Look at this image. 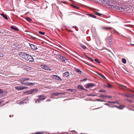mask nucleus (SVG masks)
<instances>
[{
	"label": "nucleus",
	"instance_id": "09e8293b",
	"mask_svg": "<svg viewBox=\"0 0 134 134\" xmlns=\"http://www.w3.org/2000/svg\"><path fill=\"white\" fill-rule=\"evenodd\" d=\"M26 85H28V86L29 85V83H26Z\"/></svg>",
	"mask_w": 134,
	"mask_h": 134
},
{
	"label": "nucleus",
	"instance_id": "ddd939ff",
	"mask_svg": "<svg viewBox=\"0 0 134 134\" xmlns=\"http://www.w3.org/2000/svg\"><path fill=\"white\" fill-rule=\"evenodd\" d=\"M70 74L68 72H65L63 74V76L64 77H68L69 76Z\"/></svg>",
	"mask_w": 134,
	"mask_h": 134
},
{
	"label": "nucleus",
	"instance_id": "603ef678",
	"mask_svg": "<svg viewBox=\"0 0 134 134\" xmlns=\"http://www.w3.org/2000/svg\"><path fill=\"white\" fill-rule=\"evenodd\" d=\"M72 132H75V131L74 130V131H72Z\"/></svg>",
	"mask_w": 134,
	"mask_h": 134
},
{
	"label": "nucleus",
	"instance_id": "6e6552de",
	"mask_svg": "<svg viewBox=\"0 0 134 134\" xmlns=\"http://www.w3.org/2000/svg\"><path fill=\"white\" fill-rule=\"evenodd\" d=\"M105 40L109 44H111V43L112 40L110 37L107 38Z\"/></svg>",
	"mask_w": 134,
	"mask_h": 134
},
{
	"label": "nucleus",
	"instance_id": "cd10ccee",
	"mask_svg": "<svg viewBox=\"0 0 134 134\" xmlns=\"http://www.w3.org/2000/svg\"><path fill=\"white\" fill-rule=\"evenodd\" d=\"M81 46L84 49H86V47L85 46L83 45V44H81Z\"/></svg>",
	"mask_w": 134,
	"mask_h": 134
},
{
	"label": "nucleus",
	"instance_id": "37998d69",
	"mask_svg": "<svg viewBox=\"0 0 134 134\" xmlns=\"http://www.w3.org/2000/svg\"><path fill=\"white\" fill-rule=\"evenodd\" d=\"M43 96V95H39L38 96V97L40 98H41Z\"/></svg>",
	"mask_w": 134,
	"mask_h": 134
},
{
	"label": "nucleus",
	"instance_id": "9d476101",
	"mask_svg": "<svg viewBox=\"0 0 134 134\" xmlns=\"http://www.w3.org/2000/svg\"><path fill=\"white\" fill-rule=\"evenodd\" d=\"M28 98H27L26 99H24L22 101H21L19 102L18 103L19 104H22L26 103L28 102Z\"/></svg>",
	"mask_w": 134,
	"mask_h": 134
},
{
	"label": "nucleus",
	"instance_id": "69168bd1",
	"mask_svg": "<svg viewBox=\"0 0 134 134\" xmlns=\"http://www.w3.org/2000/svg\"><path fill=\"white\" fill-rule=\"evenodd\" d=\"M86 90V91H87V90Z\"/></svg>",
	"mask_w": 134,
	"mask_h": 134
},
{
	"label": "nucleus",
	"instance_id": "a19ab883",
	"mask_svg": "<svg viewBox=\"0 0 134 134\" xmlns=\"http://www.w3.org/2000/svg\"><path fill=\"white\" fill-rule=\"evenodd\" d=\"M88 59L92 62L93 61V59L90 57H88Z\"/></svg>",
	"mask_w": 134,
	"mask_h": 134
},
{
	"label": "nucleus",
	"instance_id": "3c124183",
	"mask_svg": "<svg viewBox=\"0 0 134 134\" xmlns=\"http://www.w3.org/2000/svg\"><path fill=\"white\" fill-rule=\"evenodd\" d=\"M105 104L107 105H108L109 106H110L109 105V104Z\"/></svg>",
	"mask_w": 134,
	"mask_h": 134
},
{
	"label": "nucleus",
	"instance_id": "5701e85b",
	"mask_svg": "<svg viewBox=\"0 0 134 134\" xmlns=\"http://www.w3.org/2000/svg\"><path fill=\"white\" fill-rule=\"evenodd\" d=\"M16 89L18 90H22V87L21 86H16L15 87Z\"/></svg>",
	"mask_w": 134,
	"mask_h": 134
},
{
	"label": "nucleus",
	"instance_id": "c9c22d12",
	"mask_svg": "<svg viewBox=\"0 0 134 134\" xmlns=\"http://www.w3.org/2000/svg\"><path fill=\"white\" fill-rule=\"evenodd\" d=\"M4 56V55L1 52H0V57H3Z\"/></svg>",
	"mask_w": 134,
	"mask_h": 134
},
{
	"label": "nucleus",
	"instance_id": "f3484780",
	"mask_svg": "<svg viewBox=\"0 0 134 134\" xmlns=\"http://www.w3.org/2000/svg\"><path fill=\"white\" fill-rule=\"evenodd\" d=\"M20 83L21 84L25 85V83L24 82H25L24 79V78H22L20 80Z\"/></svg>",
	"mask_w": 134,
	"mask_h": 134
},
{
	"label": "nucleus",
	"instance_id": "6e6d98bb",
	"mask_svg": "<svg viewBox=\"0 0 134 134\" xmlns=\"http://www.w3.org/2000/svg\"><path fill=\"white\" fill-rule=\"evenodd\" d=\"M87 80V79H83V80H84L85 81V80Z\"/></svg>",
	"mask_w": 134,
	"mask_h": 134
},
{
	"label": "nucleus",
	"instance_id": "7ed1b4c3",
	"mask_svg": "<svg viewBox=\"0 0 134 134\" xmlns=\"http://www.w3.org/2000/svg\"><path fill=\"white\" fill-rule=\"evenodd\" d=\"M26 60L29 62H33L34 61V59L29 54Z\"/></svg>",
	"mask_w": 134,
	"mask_h": 134
},
{
	"label": "nucleus",
	"instance_id": "a211bd4d",
	"mask_svg": "<svg viewBox=\"0 0 134 134\" xmlns=\"http://www.w3.org/2000/svg\"><path fill=\"white\" fill-rule=\"evenodd\" d=\"M118 85H119L120 86V88L122 89L125 90L126 88V87L122 85H120V84H118Z\"/></svg>",
	"mask_w": 134,
	"mask_h": 134
},
{
	"label": "nucleus",
	"instance_id": "72a5a7b5",
	"mask_svg": "<svg viewBox=\"0 0 134 134\" xmlns=\"http://www.w3.org/2000/svg\"><path fill=\"white\" fill-rule=\"evenodd\" d=\"M43 132H38L36 133L35 134H43Z\"/></svg>",
	"mask_w": 134,
	"mask_h": 134
},
{
	"label": "nucleus",
	"instance_id": "7c9ffc66",
	"mask_svg": "<svg viewBox=\"0 0 134 134\" xmlns=\"http://www.w3.org/2000/svg\"><path fill=\"white\" fill-rule=\"evenodd\" d=\"M3 93V92L2 90H0V97L2 96V93Z\"/></svg>",
	"mask_w": 134,
	"mask_h": 134
},
{
	"label": "nucleus",
	"instance_id": "c756f323",
	"mask_svg": "<svg viewBox=\"0 0 134 134\" xmlns=\"http://www.w3.org/2000/svg\"><path fill=\"white\" fill-rule=\"evenodd\" d=\"M76 71L77 72H79L80 74H81V73H82V72L81 71L78 69H76Z\"/></svg>",
	"mask_w": 134,
	"mask_h": 134
},
{
	"label": "nucleus",
	"instance_id": "4be33fe9",
	"mask_svg": "<svg viewBox=\"0 0 134 134\" xmlns=\"http://www.w3.org/2000/svg\"><path fill=\"white\" fill-rule=\"evenodd\" d=\"M96 73L97 74H98L99 76H100V77H101L103 79H105V77L103 75H102V74H100V73Z\"/></svg>",
	"mask_w": 134,
	"mask_h": 134
},
{
	"label": "nucleus",
	"instance_id": "9b49d317",
	"mask_svg": "<svg viewBox=\"0 0 134 134\" xmlns=\"http://www.w3.org/2000/svg\"><path fill=\"white\" fill-rule=\"evenodd\" d=\"M30 46H31V48L33 49L37 50L38 49L37 47L33 44H30Z\"/></svg>",
	"mask_w": 134,
	"mask_h": 134
},
{
	"label": "nucleus",
	"instance_id": "49530a36",
	"mask_svg": "<svg viewBox=\"0 0 134 134\" xmlns=\"http://www.w3.org/2000/svg\"><path fill=\"white\" fill-rule=\"evenodd\" d=\"M51 101V100H50V99H48L47 100H46L47 101Z\"/></svg>",
	"mask_w": 134,
	"mask_h": 134
},
{
	"label": "nucleus",
	"instance_id": "052dcab7",
	"mask_svg": "<svg viewBox=\"0 0 134 134\" xmlns=\"http://www.w3.org/2000/svg\"><path fill=\"white\" fill-rule=\"evenodd\" d=\"M96 96V95H92V96Z\"/></svg>",
	"mask_w": 134,
	"mask_h": 134
},
{
	"label": "nucleus",
	"instance_id": "0eeeda50",
	"mask_svg": "<svg viewBox=\"0 0 134 134\" xmlns=\"http://www.w3.org/2000/svg\"><path fill=\"white\" fill-rule=\"evenodd\" d=\"M52 78L57 80H62L58 76L56 75H53L52 77Z\"/></svg>",
	"mask_w": 134,
	"mask_h": 134
},
{
	"label": "nucleus",
	"instance_id": "864d4df0",
	"mask_svg": "<svg viewBox=\"0 0 134 134\" xmlns=\"http://www.w3.org/2000/svg\"><path fill=\"white\" fill-rule=\"evenodd\" d=\"M114 75H115V77H116V74L115 73H114Z\"/></svg>",
	"mask_w": 134,
	"mask_h": 134
},
{
	"label": "nucleus",
	"instance_id": "338daca9",
	"mask_svg": "<svg viewBox=\"0 0 134 134\" xmlns=\"http://www.w3.org/2000/svg\"><path fill=\"white\" fill-rule=\"evenodd\" d=\"M133 45H134V44H133Z\"/></svg>",
	"mask_w": 134,
	"mask_h": 134
},
{
	"label": "nucleus",
	"instance_id": "423d86ee",
	"mask_svg": "<svg viewBox=\"0 0 134 134\" xmlns=\"http://www.w3.org/2000/svg\"><path fill=\"white\" fill-rule=\"evenodd\" d=\"M94 85L92 83H89L86 85V88H91V87L94 86Z\"/></svg>",
	"mask_w": 134,
	"mask_h": 134
},
{
	"label": "nucleus",
	"instance_id": "bf43d9fd",
	"mask_svg": "<svg viewBox=\"0 0 134 134\" xmlns=\"http://www.w3.org/2000/svg\"><path fill=\"white\" fill-rule=\"evenodd\" d=\"M108 97L109 98H111V96H108Z\"/></svg>",
	"mask_w": 134,
	"mask_h": 134
},
{
	"label": "nucleus",
	"instance_id": "c85d7f7f",
	"mask_svg": "<svg viewBox=\"0 0 134 134\" xmlns=\"http://www.w3.org/2000/svg\"><path fill=\"white\" fill-rule=\"evenodd\" d=\"M94 60L98 64H99L100 63L99 61L97 59H95Z\"/></svg>",
	"mask_w": 134,
	"mask_h": 134
},
{
	"label": "nucleus",
	"instance_id": "473e14b6",
	"mask_svg": "<svg viewBox=\"0 0 134 134\" xmlns=\"http://www.w3.org/2000/svg\"><path fill=\"white\" fill-rule=\"evenodd\" d=\"M29 85L30 86H34L35 85V84L32 83H29Z\"/></svg>",
	"mask_w": 134,
	"mask_h": 134
},
{
	"label": "nucleus",
	"instance_id": "dca6fc26",
	"mask_svg": "<svg viewBox=\"0 0 134 134\" xmlns=\"http://www.w3.org/2000/svg\"><path fill=\"white\" fill-rule=\"evenodd\" d=\"M124 96L128 97H134V94H130L129 95L125 94Z\"/></svg>",
	"mask_w": 134,
	"mask_h": 134
},
{
	"label": "nucleus",
	"instance_id": "a18cd8bd",
	"mask_svg": "<svg viewBox=\"0 0 134 134\" xmlns=\"http://www.w3.org/2000/svg\"><path fill=\"white\" fill-rule=\"evenodd\" d=\"M72 6L74 7L75 8H77V7L76 6H75V5H73Z\"/></svg>",
	"mask_w": 134,
	"mask_h": 134
},
{
	"label": "nucleus",
	"instance_id": "ea45409f",
	"mask_svg": "<svg viewBox=\"0 0 134 134\" xmlns=\"http://www.w3.org/2000/svg\"><path fill=\"white\" fill-rule=\"evenodd\" d=\"M24 79L25 81H27L30 80V79L29 78H24Z\"/></svg>",
	"mask_w": 134,
	"mask_h": 134
},
{
	"label": "nucleus",
	"instance_id": "4d7b16f0",
	"mask_svg": "<svg viewBox=\"0 0 134 134\" xmlns=\"http://www.w3.org/2000/svg\"><path fill=\"white\" fill-rule=\"evenodd\" d=\"M101 91V92H105V91Z\"/></svg>",
	"mask_w": 134,
	"mask_h": 134
},
{
	"label": "nucleus",
	"instance_id": "20e7f679",
	"mask_svg": "<svg viewBox=\"0 0 134 134\" xmlns=\"http://www.w3.org/2000/svg\"><path fill=\"white\" fill-rule=\"evenodd\" d=\"M41 67L42 68L46 70H49V71H51L52 70L51 69H50L49 68V67L46 65H41Z\"/></svg>",
	"mask_w": 134,
	"mask_h": 134
},
{
	"label": "nucleus",
	"instance_id": "aec40b11",
	"mask_svg": "<svg viewBox=\"0 0 134 134\" xmlns=\"http://www.w3.org/2000/svg\"><path fill=\"white\" fill-rule=\"evenodd\" d=\"M78 88L80 90H85V89L82 86L80 85H79L78 86Z\"/></svg>",
	"mask_w": 134,
	"mask_h": 134
},
{
	"label": "nucleus",
	"instance_id": "4c0bfd02",
	"mask_svg": "<svg viewBox=\"0 0 134 134\" xmlns=\"http://www.w3.org/2000/svg\"><path fill=\"white\" fill-rule=\"evenodd\" d=\"M120 9L121 10L120 11V12L122 10H123L122 8L121 7L118 8V10H120Z\"/></svg>",
	"mask_w": 134,
	"mask_h": 134
},
{
	"label": "nucleus",
	"instance_id": "5fc2aeb1",
	"mask_svg": "<svg viewBox=\"0 0 134 134\" xmlns=\"http://www.w3.org/2000/svg\"><path fill=\"white\" fill-rule=\"evenodd\" d=\"M117 107H117L116 106H115V105H114V106H112V107Z\"/></svg>",
	"mask_w": 134,
	"mask_h": 134
},
{
	"label": "nucleus",
	"instance_id": "bb28decb",
	"mask_svg": "<svg viewBox=\"0 0 134 134\" xmlns=\"http://www.w3.org/2000/svg\"><path fill=\"white\" fill-rule=\"evenodd\" d=\"M26 20L27 21L29 22H30L32 20L29 17L27 18H26Z\"/></svg>",
	"mask_w": 134,
	"mask_h": 134
},
{
	"label": "nucleus",
	"instance_id": "2eb2a0df",
	"mask_svg": "<svg viewBox=\"0 0 134 134\" xmlns=\"http://www.w3.org/2000/svg\"><path fill=\"white\" fill-rule=\"evenodd\" d=\"M46 98H43L42 99H40L39 98L38 99H37L35 101V102L36 103H39L41 101L43 100L44 99Z\"/></svg>",
	"mask_w": 134,
	"mask_h": 134
},
{
	"label": "nucleus",
	"instance_id": "0e129e2a",
	"mask_svg": "<svg viewBox=\"0 0 134 134\" xmlns=\"http://www.w3.org/2000/svg\"><path fill=\"white\" fill-rule=\"evenodd\" d=\"M33 38H34V39H35V38H36L35 37H33Z\"/></svg>",
	"mask_w": 134,
	"mask_h": 134
},
{
	"label": "nucleus",
	"instance_id": "e2e57ef3",
	"mask_svg": "<svg viewBox=\"0 0 134 134\" xmlns=\"http://www.w3.org/2000/svg\"><path fill=\"white\" fill-rule=\"evenodd\" d=\"M86 57L88 58V57H88L87 56H86Z\"/></svg>",
	"mask_w": 134,
	"mask_h": 134
},
{
	"label": "nucleus",
	"instance_id": "393cba45",
	"mask_svg": "<svg viewBox=\"0 0 134 134\" xmlns=\"http://www.w3.org/2000/svg\"><path fill=\"white\" fill-rule=\"evenodd\" d=\"M124 107V106L123 105H120L119 107H118V108L120 109H122Z\"/></svg>",
	"mask_w": 134,
	"mask_h": 134
},
{
	"label": "nucleus",
	"instance_id": "a878e982",
	"mask_svg": "<svg viewBox=\"0 0 134 134\" xmlns=\"http://www.w3.org/2000/svg\"><path fill=\"white\" fill-rule=\"evenodd\" d=\"M88 15L90 17H92L93 18H95L96 16L95 15H94L92 14H88Z\"/></svg>",
	"mask_w": 134,
	"mask_h": 134
},
{
	"label": "nucleus",
	"instance_id": "b1692460",
	"mask_svg": "<svg viewBox=\"0 0 134 134\" xmlns=\"http://www.w3.org/2000/svg\"><path fill=\"white\" fill-rule=\"evenodd\" d=\"M122 62L124 64H126V60L125 58H122Z\"/></svg>",
	"mask_w": 134,
	"mask_h": 134
},
{
	"label": "nucleus",
	"instance_id": "39448f33",
	"mask_svg": "<svg viewBox=\"0 0 134 134\" xmlns=\"http://www.w3.org/2000/svg\"><path fill=\"white\" fill-rule=\"evenodd\" d=\"M95 1L98 3H107V0H94Z\"/></svg>",
	"mask_w": 134,
	"mask_h": 134
},
{
	"label": "nucleus",
	"instance_id": "680f3d73",
	"mask_svg": "<svg viewBox=\"0 0 134 134\" xmlns=\"http://www.w3.org/2000/svg\"><path fill=\"white\" fill-rule=\"evenodd\" d=\"M92 94H90V95H89V96H92Z\"/></svg>",
	"mask_w": 134,
	"mask_h": 134
},
{
	"label": "nucleus",
	"instance_id": "412c9836",
	"mask_svg": "<svg viewBox=\"0 0 134 134\" xmlns=\"http://www.w3.org/2000/svg\"><path fill=\"white\" fill-rule=\"evenodd\" d=\"M1 15L5 19H7L8 18L6 15L4 14H1Z\"/></svg>",
	"mask_w": 134,
	"mask_h": 134
},
{
	"label": "nucleus",
	"instance_id": "8fccbe9b",
	"mask_svg": "<svg viewBox=\"0 0 134 134\" xmlns=\"http://www.w3.org/2000/svg\"><path fill=\"white\" fill-rule=\"evenodd\" d=\"M109 102V103H116L115 102Z\"/></svg>",
	"mask_w": 134,
	"mask_h": 134
},
{
	"label": "nucleus",
	"instance_id": "f704fd0d",
	"mask_svg": "<svg viewBox=\"0 0 134 134\" xmlns=\"http://www.w3.org/2000/svg\"><path fill=\"white\" fill-rule=\"evenodd\" d=\"M39 33L41 34H42V35H44V32H42L41 31H39Z\"/></svg>",
	"mask_w": 134,
	"mask_h": 134
},
{
	"label": "nucleus",
	"instance_id": "1a4fd4ad",
	"mask_svg": "<svg viewBox=\"0 0 134 134\" xmlns=\"http://www.w3.org/2000/svg\"><path fill=\"white\" fill-rule=\"evenodd\" d=\"M111 28V27H107L103 26H100V29L102 30H109Z\"/></svg>",
	"mask_w": 134,
	"mask_h": 134
},
{
	"label": "nucleus",
	"instance_id": "de8ad7c7",
	"mask_svg": "<svg viewBox=\"0 0 134 134\" xmlns=\"http://www.w3.org/2000/svg\"><path fill=\"white\" fill-rule=\"evenodd\" d=\"M105 96L104 95H102L101 97H105Z\"/></svg>",
	"mask_w": 134,
	"mask_h": 134
},
{
	"label": "nucleus",
	"instance_id": "e433bc0d",
	"mask_svg": "<svg viewBox=\"0 0 134 134\" xmlns=\"http://www.w3.org/2000/svg\"><path fill=\"white\" fill-rule=\"evenodd\" d=\"M107 86L109 88H110L111 87V86L109 83H107Z\"/></svg>",
	"mask_w": 134,
	"mask_h": 134
},
{
	"label": "nucleus",
	"instance_id": "58836bf2",
	"mask_svg": "<svg viewBox=\"0 0 134 134\" xmlns=\"http://www.w3.org/2000/svg\"><path fill=\"white\" fill-rule=\"evenodd\" d=\"M96 14L97 15L100 16L101 14L99 13L96 12Z\"/></svg>",
	"mask_w": 134,
	"mask_h": 134
},
{
	"label": "nucleus",
	"instance_id": "6ab92c4d",
	"mask_svg": "<svg viewBox=\"0 0 134 134\" xmlns=\"http://www.w3.org/2000/svg\"><path fill=\"white\" fill-rule=\"evenodd\" d=\"M11 28L12 29H13L15 30H18V29L15 26H11Z\"/></svg>",
	"mask_w": 134,
	"mask_h": 134
},
{
	"label": "nucleus",
	"instance_id": "f8f14e48",
	"mask_svg": "<svg viewBox=\"0 0 134 134\" xmlns=\"http://www.w3.org/2000/svg\"><path fill=\"white\" fill-rule=\"evenodd\" d=\"M59 58L63 62H65V60H66V58L60 55L59 57ZM67 59H66L67 60Z\"/></svg>",
	"mask_w": 134,
	"mask_h": 134
},
{
	"label": "nucleus",
	"instance_id": "79ce46f5",
	"mask_svg": "<svg viewBox=\"0 0 134 134\" xmlns=\"http://www.w3.org/2000/svg\"><path fill=\"white\" fill-rule=\"evenodd\" d=\"M96 100L98 101H101V102H103V100H100V99H96Z\"/></svg>",
	"mask_w": 134,
	"mask_h": 134
},
{
	"label": "nucleus",
	"instance_id": "f257e3e1",
	"mask_svg": "<svg viewBox=\"0 0 134 134\" xmlns=\"http://www.w3.org/2000/svg\"><path fill=\"white\" fill-rule=\"evenodd\" d=\"M29 54H27L25 53L20 52L19 53V55L20 57L26 60L27 58L29 55Z\"/></svg>",
	"mask_w": 134,
	"mask_h": 134
},
{
	"label": "nucleus",
	"instance_id": "13d9d810",
	"mask_svg": "<svg viewBox=\"0 0 134 134\" xmlns=\"http://www.w3.org/2000/svg\"><path fill=\"white\" fill-rule=\"evenodd\" d=\"M105 97H108V96H105Z\"/></svg>",
	"mask_w": 134,
	"mask_h": 134
},
{
	"label": "nucleus",
	"instance_id": "2f4dec72",
	"mask_svg": "<svg viewBox=\"0 0 134 134\" xmlns=\"http://www.w3.org/2000/svg\"><path fill=\"white\" fill-rule=\"evenodd\" d=\"M28 88V87H25V86L22 87V90L27 89V88Z\"/></svg>",
	"mask_w": 134,
	"mask_h": 134
},
{
	"label": "nucleus",
	"instance_id": "4468645a",
	"mask_svg": "<svg viewBox=\"0 0 134 134\" xmlns=\"http://www.w3.org/2000/svg\"><path fill=\"white\" fill-rule=\"evenodd\" d=\"M59 93H53L51 94V97L53 98H54V97L55 96H58V95L59 94Z\"/></svg>",
	"mask_w": 134,
	"mask_h": 134
},
{
	"label": "nucleus",
	"instance_id": "f03ea898",
	"mask_svg": "<svg viewBox=\"0 0 134 134\" xmlns=\"http://www.w3.org/2000/svg\"><path fill=\"white\" fill-rule=\"evenodd\" d=\"M38 91V90L36 89H33L30 90L29 91L27 92V94H31L33 93H37Z\"/></svg>",
	"mask_w": 134,
	"mask_h": 134
},
{
	"label": "nucleus",
	"instance_id": "c03bdc74",
	"mask_svg": "<svg viewBox=\"0 0 134 134\" xmlns=\"http://www.w3.org/2000/svg\"><path fill=\"white\" fill-rule=\"evenodd\" d=\"M3 102H4V101L3 100H1L0 101V104H1V103H2Z\"/></svg>",
	"mask_w": 134,
	"mask_h": 134
}]
</instances>
